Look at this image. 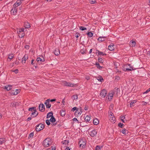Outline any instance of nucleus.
<instances>
[{
    "instance_id": "79ce46f5",
    "label": "nucleus",
    "mask_w": 150,
    "mask_h": 150,
    "mask_svg": "<svg viewBox=\"0 0 150 150\" xmlns=\"http://www.w3.org/2000/svg\"><path fill=\"white\" fill-rule=\"evenodd\" d=\"M13 57V56L12 54H9L8 56V58L11 60Z\"/></svg>"
},
{
    "instance_id": "c9c22d12",
    "label": "nucleus",
    "mask_w": 150,
    "mask_h": 150,
    "mask_svg": "<svg viewBox=\"0 0 150 150\" xmlns=\"http://www.w3.org/2000/svg\"><path fill=\"white\" fill-rule=\"evenodd\" d=\"M17 103L15 102H13L11 103L10 105L11 107H14L17 105Z\"/></svg>"
},
{
    "instance_id": "39448f33",
    "label": "nucleus",
    "mask_w": 150,
    "mask_h": 150,
    "mask_svg": "<svg viewBox=\"0 0 150 150\" xmlns=\"http://www.w3.org/2000/svg\"><path fill=\"white\" fill-rule=\"evenodd\" d=\"M107 93V91L106 90L104 89H103L100 91V96L101 97L104 98L106 96Z\"/></svg>"
},
{
    "instance_id": "a19ab883",
    "label": "nucleus",
    "mask_w": 150,
    "mask_h": 150,
    "mask_svg": "<svg viewBox=\"0 0 150 150\" xmlns=\"http://www.w3.org/2000/svg\"><path fill=\"white\" fill-rule=\"evenodd\" d=\"M98 61L100 63H103V59L101 58H99L98 59Z\"/></svg>"
},
{
    "instance_id": "c85d7f7f",
    "label": "nucleus",
    "mask_w": 150,
    "mask_h": 150,
    "mask_svg": "<svg viewBox=\"0 0 150 150\" xmlns=\"http://www.w3.org/2000/svg\"><path fill=\"white\" fill-rule=\"evenodd\" d=\"M60 114L61 116L62 117L64 116L66 114V112L64 110H62L60 111Z\"/></svg>"
},
{
    "instance_id": "4468645a",
    "label": "nucleus",
    "mask_w": 150,
    "mask_h": 150,
    "mask_svg": "<svg viewBox=\"0 0 150 150\" xmlns=\"http://www.w3.org/2000/svg\"><path fill=\"white\" fill-rule=\"evenodd\" d=\"M4 88L7 91H9L12 88V86L11 85H8L7 86H4Z\"/></svg>"
},
{
    "instance_id": "9d476101",
    "label": "nucleus",
    "mask_w": 150,
    "mask_h": 150,
    "mask_svg": "<svg viewBox=\"0 0 150 150\" xmlns=\"http://www.w3.org/2000/svg\"><path fill=\"white\" fill-rule=\"evenodd\" d=\"M97 131L96 130L93 129L90 133V134L91 137H94L97 134Z\"/></svg>"
},
{
    "instance_id": "ddd939ff",
    "label": "nucleus",
    "mask_w": 150,
    "mask_h": 150,
    "mask_svg": "<svg viewBox=\"0 0 150 150\" xmlns=\"http://www.w3.org/2000/svg\"><path fill=\"white\" fill-rule=\"evenodd\" d=\"M28 56L27 54H25L23 57L22 58V63H25V61L27 59H28Z\"/></svg>"
},
{
    "instance_id": "2f4dec72",
    "label": "nucleus",
    "mask_w": 150,
    "mask_h": 150,
    "mask_svg": "<svg viewBox=\"0 0 150 150\" xmlns=\"http://www.w3.org/2000/svg\"><path fill=\"white\" fill-rule=\"evenodd\" d=\"M121 132L123 134H126L127 133L128 131L127 130H126L125 129H124L122 130Z\"/></svg>"
},
{
    "instance_id": "338daca9",
    "label": "nucleus",
    "mask_w": 150,
    "mask_h": 150,
    "mask_svg": "<svg viewBox=\"0 0 150 150\" xmlns=\"http://www.w3.org/2000/svg\"><path fill=\"white\" fill-rule=\"evenodd\" d=\"M88 107L87 106H85L84 108V109L85 110H88Z\"/></svg>"
},
{
    "instance_id": "864d4df0",
    "label": "nucleus",
    "mask_w": 150,
    "mask_h": 150,
    "mask_svg": "<svg viewBox=\"0 0 150 150\" xmlns=\"http://www.w3.org/2000/svg\"><path fill=\"white\" fill-rule=\"evenodd\" d=\"M52 149L50 150H56V147L55 146H53L51 147Z\"/></svg>"
},
{
    "instance_id": "393cba45",
    "label": "nucleus",
    "mask_w": 150,
    "mask_h": 150,
    "mask_svg": "<svg viewBox=\"0 0 150 150\" xmlns=\"http://www.w3.org/2000/svg\"><path fill=\"white\" fill-rule=\"evenodd\" d=\"M91 119V117L90 116L87 115L86 117H85L84 120L86 122H89Z\"/></svg>"
},
{
    "instance_id": "6e6552de",
    "label": "nucleus",
    "mask_w": 150,
    "mask_h": 150,
    "mask_svg": "<svg viewBox=\"0 0 150 150\" xmlns=\"http://www.w3.org/2000/svg\"><path fill=\"white\" fill-rule=\"evenodd\" d=\"M24 1L25 0H17L13 5L14 7L16 8L20 6L22 2Z\"/></svg>"
},
{
    "instance_id": "ea45409f",
    "label": "nucleus",
    "mask_w": 150,
    "mask_h": 150,
    "mask_svg": "<svg viewBox=\"0 0 150 150\" xmlns=\"http://www.w3.org/2000/svg\"><path fill=\"white\" fill-rule=\"evenodd\" d=\"M34 136V133L33 132L31 133L29 135L28 138L29 139L32 138Z\"/></svg>"
},
{
    "instance_id": "4d7b16f0",
    "label": "nucleus",
    "mask_w": 150,
    "mask_h": 150,
    "mask_svg": "<svg viewBox=\"0 0 150 150\" xmlns=\"http://www.w3.org/2000/svg\"><path fill=\"white\" fill-rule=\"evenodd\" d=\"M142 103H143L142 105H145L147 104L146 102L144 101H142Z\"/></svg>"
},
{
    "instance_id": "09e8293b",
    "label": "nucleus",
    "mask_w": 150,
    "mask_h": 150,
    "mask_svg": "<svg viewBox=\"0 0 150 150\" xmlns=\"http://www.w3.org/2000/svg\"><path fill=\"white\" fill-rule=\"evenodd\" d=\"M50 121L48 120H46V123L48 125H49L50 124Z\"/></svg>"
},
{
    "instance_id": "0eeeda50",
    "label": "nucleus",
    "mask_w": 150,
    "mask_h": 150,
    "mask_svg": "<svg viewBox=\"0 0 150 150\" xmlns=\"http://www.w3.org/2000/svg\"><path fill=\"white\" fill-rule=\"evenodd\" d=\"M44 125L42 124H40L37 126L36 130L37 132H39L43 129Z\"/></svg>"
},
{
    "instance_id": "774afa93",
    "label": "nucleus",
    "mask_w": 150,
    "mask_h": 150,
    "mask_svg": "<svg viewBox=\"0 0 150 150\" xmlns=\"http://www.w3.org/2000/svg\"><path fill=\"white\" fill-rule=\"evenodd\" d=\"M65 150H70V149L68 147L66 148Z\"/></svg>"
},
{
    "instance_id": "7c9ffc66",
    "label": "nucleus",
    "mask_w": 150,
    "mask_h": 150,
    "mask_svg": "<svg viewBox=\"0 0 150 150\" xmlns=\"http://www.w3.org/2000/svg\"><path fill=\"white\" fill-rule=\"evenodd\" d=\"M36 107H32L29 108L28 109V110L30 111H31L32 112H34V111L35 110H36Z\"/></svg>"
},
{
    "instance_id": "423d86ee",
    "label": "nucleus",
    "mask_w": 150,
    "mask_h": 150,
    "mask_svg": "<svg viewBox=\"0 0 150 150\" xmlns=\"http://www.w3.org/2000/svg\"><path fill=\"white\" fill-rule=\"evenodd\" d=\"M62 84L64 86L72 87L74 86V84L70 82L66 81H64L62 82Z\"/></svg>"
},
{
    "instance_id": "f03ea898",
    "label": "nucleus",
    "mask_w": 150,
    "mask_h": 150,
    "mask_svg": "<svg viewBox=\"0 0 150 150\" xmlns=\"http://www.w3.org/2000/svg\"><path fill=\"white\" fill-rule=\"evenodd\" d=\"M24 30L23 28L17 29V33L19 34V36L20 38H22L25 36Z\"/></svg>"
},
{
    "instance_id": "4c0bfd02",
    "label": "nucleus",
    "mask_w": 150,
    "mask_h": 150,
    "mask_svg": "<svg viewBox=\"0 0 150 150\" xmlns=\"http://www.w3.org/2000/svg\"><path fill=\"white\" fill-rule=\"evenodd\" d=\"M87 34L90 37H92L93 35V33L91 32L88 33H87Z\"/></svg>"
},
{
    "instance_id": "412c9836",
    "label": "nucleus",
    "mask_w": 150,
    "mask_h": 150,
    "mask_svg": "<svg viewBox=\"0 0 150 150\" xmlns=\"http://www.w3.org/2000/svg\"><path fill=\"white\" fill-rule=\"evenodd\" d=\"M99 121L98 119L96 118H94L93 120V123L94 125H97L99 123Z\"/></svg>"
},
{
    "instance_id": "052dcab7",
    "label": "nucleus",
    "mask_w": 150,
    "mask_h": 150,
    "mask_svg": "<svg viewBox=\"0 0 150 150\" xmlns=\"http://www.w3.org/2000/svg\"><path fill=\"white\" fill-rule=\"evenodd\" d=\"M65 102V99L64 98L62 100V103L64 105V103Z\"/></svg>"
},
{
    "instance_id": "f3484780",
    "label": "nucleus",
    "mask_w": 150,
    "mask_h": 150,
    "mask_svg": "<svg viewBox=\"0 0 150 150\" xmlns=\"http://www.w3.org/2000/svg\"><path fill=\"white\" fill-rule=\"evenodd\" d=\"M38 115V113L36 110H35L33 112H32L31 114V116L32 117H36Z\"/></svg>"
},
{
    "instance_id": "603ef678",
    "label": "nucleus",
    "mask_w": 150,
    "mask_h": 150,
    "mask_svg": "<svg viewBox=\"0 0 150 150\" xmlns=\"http://www.w3.org/2000/svg\"><path fill=\"white\" fill-rule=\"evenodd\" d=\"M73 120L74 121H75V122H77L78 123H79L78 120H77V119L76 118H73Z\"/></svg>"
},
{
    "instance_id": "aec40b11",
    "label": "nucleus",
    "mask_w": 150,
    "mask_h": 150,
    "mask_svg": "<svg viewBox=\"0 0 150 150\" xmlns=\"http://www.w3.org/2000/svg\"><path fill=\"white\" fill-rule=\"evenodd\" d=\"M114 45L112 43L108 46V49L110 51H113L114 49Z\"/></svg>"
},
{
    "instance_id": "473e14b6",
    "label": "nucleus",
    "mask_w": 150,
    "mask_h": 150,
    "mask_svg": "<svg viewBox=\"0 0 150 150\" xmlns=\"http://www.w3.org/2000/svg\"><path fill=\"white\" fill-rule=\"evenodd\" d=\"M5 139L4 138L0 139V144H2L5 142Z\"/></svg>"
},
{
    "instance_id": "bb28decb",
    "label": "nucleus",
    "mask_w": 150,
    "mask_h": 150,
    "mask_svg": "<svg viewBox=\"0 0 150 150\" xmlns=\"http://www.w3.org/2000/svg\"><path fill=\"white\" fill-rule=\"evenodd\" d=\"M53 117L52 113V112H49L47 115V118H48L50 117Z\"/></svg>"
},
{
    "instance_id": "0e129e2a",
    "label": "nucleus",
    "mask_w": 150,
    "mask_h": 150,
    "mask_svg": "<svg viewBox=\"0 0 150 150\" xmlns=\"http://www.w3.org/2000/svg\"><path fill=\"white\" fill-rule=\"evenodd\" d=\"M56 100V99H51L50 100V101L51 102H53V101H54Z\"/></svg>"
},
{
    "instance_id": "dca6fc26",
    "label": "nucleus",
    "mask_w": 150,
    "mask_h": 150,
    "mask_svg": "<svg viewBox=\"0 0 150 150\" xmlns=\"http://www.w3.org/2000/svg\"><path fill=\"white\" fill-rule=\"evenodd\" d=\"M107 38L106 37H100L98 38V40L100 42L103 41Z\"/></svg>"
},
{
    "instance_id": "a18cd8bd",
    "label": "nucleus",
    "mask_w": 150,
    "mask_h": 150,
    "mask_svg": "<svg viewBox=\"0 0 150 150\" xmlns=\"http://www.w3.org/2000/svg\"><path fill=\"white\" fill-rule=\"evenodd\" d=\"M74 99L75 100H77L78 98V97L77 95H74L73 96Z\"/></svg>"
},
{
    "instance_id": "a878e982",
    "label": "nucleus",
    "mask_w": 150,
    "mask_h": 150,
    "mask_svg": "<svg viewBox=\"0 0 150 150\" xmlns=\"http://www.w3.org/2000/svg\"><path fill=\"white\" fill-rule=\"evenodd\" d=\"M20 89H16L14 92L12 93V94L14 95H16L18 93H20Z\"/></svg>"
},
{
    "instance_id": "e433bc0d",
    "label": "nucleus",
    "mask_w": 150,
    "mask_h": 150,
    "mask_svg": "<svg viewBox=\"0 0 150 150\" xmlns=\"http://www.w3.org/2000/svg\"><path fill=\"white\" fill-rule=\"evenodd\" d=\"M97 79L99 81L102 82L103 81V79L101 77H98Z\"/></svg>"
},
{
    "instance_id": "1a4fd4ad",
    "label": "nucleus",
    "mask_w": 150,
    "mask_h": 150,
    "mask_svg": "<svg viewBox=\"0 0 150 150\" xmlns=\"http://www.w3.org/2000/svg\"><path fill=\"white\" fill-rule=\"evenodd\" d=\"M128 65L129 66V68H127L126 69H124V71H126L133 70L135 69L132 66H131L130 64H128Z\"/></svg>"
},
{
    "instance_id": "9b49d317",
    "label": "nucleus",
    "mask_w": 150,
    "mask_h": 150,
    "mask_svg": "<svg viewBox=\"0 0 150 150\" xmlns=\"http://www.w3.org/2000/svg\"><path fill=\"white\" fill-rule=\"evenodd\" d=\"M45 105L46 108H50L51 106V105L50 103L49 99H48L45 101Z\"/></svg>"
},
{
    "instance_id": "a211bd4d",
    "label": "nucleus",
    "mask_w": 150,
    "mask_h": 150,
    "mask_svg": "<svg viewBox=\"0 0 150 150\" xmlns=\"http://www.w3.org/2000/svg\"><path fill=\"white\" fill-rule=\"evenodd\" d=\"M17 11V9L16 8L14 7L11 11V13L13 15H16Z\"/></svg>"
},
{
    "instance_id": "49530a36",
    "label": "nucleus",
    "mask_w": 150,
    "mask_h": 150,
    "mask_svg": "<svg viewBox=\"0 0 150 150\" xmlns=\"http://www.w3.org/2000/svg\"><path fill=\"white\" fill-rule=\"evenodd\" d=\"M118 125L119 127L122 128L124 126V125L121 123H120L118 124Z\"/></svg>"
},
{
    "instance_id": "8fccbe9b",
    "label": "nucleus",
    "mask_w": 150,
    "mask_h": 150,
    "mask_svg": "<svg viewBox=\"0 0 150 150\" xmlns=\"http://www.w3.org/2000/svg\"><path fill=\"white\" fill-rule=\"evenodd\" d=\"M77 109V108L76 107H74L72 109H71V111H74L75 110H76Z\"/></svg>"
},
{
    "instance_id": "58836bf2",
    "label": "nucleus",
    "mask_w": 150,
    "mask_h": 150,
    "mask_svg": "<svg viewBox=\"0 0 150 150\" xmlns=\"http://www.w3.org/2000/svg\"><path fill=\"white\" fill-rule=\"evenodd\" d=\"M79 29L81 30H84L87 29L86 27H83L82 26H81L79 27Z\"/></svg>"
},
{
    "instance_id": "69168bd1",
    "label": "nucleus",
    "mask_w": 150,
    "mask_h": 150,
    "mask_svg": "<svg viewBox=\"0 0 150 150\" xmlns=\"http://www.w3.org/2000/svg\"><path fill=\"white\" fill-rule=\"evenodd\" d=\"M31 119H32V118L31 117H29L28 118L27 120L28 121H29Z\"/></svg>"
},
{
    "instance_id": "6ab92c4d",
    "label": "nucleus",
    "mask_w": 150,
    "mask_h": 150,
    "mask_svg": "<svg viewBox=\"0 0 150 150\" xmlns=\"http://www.w3.org/2000/svg\"><path fill=\"white\" fill-rule=\"evenodd\" d=\"M36 61L40 64H41L42 62L45 61V59L43 58L42 59L40 57H38L36 59Z\"/></svg>"
},
{
    "instance_id": "680f3d73",
    "label": "nucleus",
    "mask_w": 150,
    "mask_h": 150,
    "mask_svg": "<svg viewBox=\"0 0 150 150\" xmlns=\"http://www.w3.org/2000/svg\"><path fill=\"white\" fill-rule=\"evenodd\" d=\"M147 54L148 55H150V51H149L147 52Z\"/></svg>"
},
{
    "instance_id": "3c124183",
    "label": "nucleus",
    "mask_w": 150,
    "mask_h": 150,
    "mask_svg": "<svg viewBox=\"0 0 150 150\" xmlns=\"http://www.w3.org/2000/svg\"><path fill=\"white\" fill-rule=\"evenodd\" d=\"M149 91H150V90H149V89H148L145 92H144L143 93V94H146V93H148V92H149Z\"/></svg>"
},
{
    "instance_id": "2eb2a0df",
    "label": "nucleus",
    "mask_w": 150,
    "mask_h": 150,
    "mask_svg": "<svg viewBox=\"0 0 150 150\" xmlns=\"http://www.w3.org/2000/svg\"><path fill=\"white\" fill-rule=\"evenodd\" d=\"M113 96V93H109L108 96L106 97V98L108 99V100H110L112 99Z\"/></svg>"
},
{
    "instance_id": "13d9d810",
    "label": "nucleus",
    "mask_w": 150,
    "mask_h": 150,
    "mask_svg": "<svg viewBox=\"0 0 150 150\" xmlns=\"http://www.w3.org/2000/svg\"><path fill=\"white\" fill-rule=\"evenodd\" d=\"M34 60L33 59H32L31 61V64L33 65L35 64V63H34L33 62Z\"/></svg>"
},
{
    "instance_id": "5fc2aeb1",
    "label": "nucleus",
    "mask_w": 150,
    "mask_h": 150,
    "mask_svg": "<svg viewBox=\"0 0 150 150\" xmlns=\"http://www.w3.org/2000/svg\"><path fill=\"white\" fill-rule=\"evenodd\" d=\"M18 70L17 69L13 71V72H15L16 74H17L18 73Z\"/></svg>"
},
{
    "instance_id": "de8ad7c7",
    "label": "nucleus",
    "mask_w": 150,
    "mask_h": 150,
    "mask_svg": "<svg viewBox=\"0 0 150 150\" xmlns=\"http://www.w3.org/2000/svg\"><path fill=\"white\" fill-rule=\"evenodd\" d=\"M100 147L99 146H97L96 147L95 150H100Z\"/></svg>"
},
{
    "instance_id": "37998d69",
    "label": "nucleus",
    "mask_w": 150,
    "mask_h": 150,
    "mask_svg": "<svg viewBox=\"0 0 150 150\" xmlns=\"http://www.w3.org/2000/svg\"><path fill=\"white\" fill-rule=\"evenodd\" d=\"M89 2L91 4H94L96 2L95 0H89Z\"/></svg>"
},
{
    "instance_id": "72a5a7b5",
    "label": "nucleus",
    "mask_w": 150,
    "mask_h": 150,
    "mask_svg": "<svg viewBox=\"0 0 150 150\" xmlns=\"http://www.w3.org/2000/svg\"><path fill=\"white\" fill-rule=\"evenodd\" d=\"M50 121L52 122H54L55 121V119L53 116L52 117L50 120Z\"/></svg>"
},
{
    "instance_id": "6e6d98bb",
    "label": "nucleus",
    "mask_w": 150,
    "mask_h": 150,
    "mask_svg": "<svg viewBox=\"0 0 150 150\" xmlns=\"http://www.w3.org/2000/svg\"><path fill=\"white\" fill-rule=\"evenodd\" d=\"M79 33H77L76 34V35L75 36L76 38H78L79 37Z\"/></svg>"
},
{
    "instance_id": "cd10ccee",
    "label": "nucleus",
    "mask_w": 150,
    "mask_h": 150,
    "mask_svg": "<svg viewBox=\"0 0 150 150\" xmlns=\"http://www.w3.org/2000/svg\"><path fill=\"white\" fill-rule=\"evenodd\" d=\"M96 65L97 67L99 69H101L103 68V67L100 66V65L98 63H96Z\"/></svg>"
},
{
    "instance_id": "b1692460",
    "label": "nucleus",
    "mask_w": 150,
    "mask_h": 150,
    "mask_svg": "<svg viewBox=\"0 0 150 150\" xmlns=\"http://www.w3.org/2000/svg\"><path fill=\"white\" fill-rule=\"evenodd\" d=\"M136 45V42L133 41H131L129 42V45L130 46L133 47L135 46Z\"/></svg>"
},
{
    "instance_id": "bf43d9fd",
    "label": "nucleus",
    "mask_w": 150,
    "mask_h": 150,
    "mask_svg": "<svg viewBox=\"0 0 150 150\" xmlns=\"http://www.w3.org/2000/svg\"><path fill=\"white\" fill-rule=\"evenodd\" d=\"M77 110H79V111H81V113H82V108H79L77 109Z\"/></svg>"
},
{
    "instance_id": "4be33fe9",
    "label": "nucleus",
    "mask_w": 150,
    "mask_h": 150,
    "mask_svg": "<svg viewBox=\"0 0 150 150\" xmlns=\"http://www.w3.org/2000/svg\"><path fill=\"white\" fill-rule=\"evenodd\" d=\"M54 53L56 55H58L60 54L59 50L58 49H56L54 51Z\"/></svg>"
},
{
    "instance_id": "5701e85b",
    "label": "nucleus",
    "mask_w": 150,
    "mask_h": 150,
    "mask_svg": "<svg viewBox=\"0 0 150 150\" xmlns=\"http://www.w3.org/2000/svg\"><path fill=\"white\" fill-rule=\"evenodd\" d=\"M81 114V111H79V110H77L75 113V115L78 116H79Z\"/></svg>"
},
{
    "instance_id": "f704fd0d",
    "label": "nucleus",
    "mask_w": 150,
    "mask_h": 150,
    "mask_svg": "<svg viewBox=\"0 0 150 150\" xmlns=\"http://www.w3.org/2000/svg\"><path fill=\"white\" fill-rule=\"evenodd\" d=\"M25 27L26 28H29L30 27V26L29 23H25Z\"/></svg>"
},
{
    "instance_id": "c03bdc74",
    "label": "nucleus",
    "mask_w": 150,
    "mask_h": 150,
    "mask_svg": "<svg viewBox=\"0 0 150 150\" xmlns=\"http://www.w3.org/2000/svg\"><path fill=\"white\" fill-rule=\"evenodd\" d=\"M62 143L63 144H67L69 143L68 141V140H65L63 141L62 142Z\"/></svg>"
},
{
    "instance_id": "7ed1b4c3",
    "label": "nucleus",
    "mask_w": 150,
    "mask_h": 150,
    "mask_svg": "<svg viewBox=\"0 0 150 150\" xmlns=\"http://www.w3.org/2000/svg\"><path fill=\"white\" fill-rule=\"evenodd\" d=\"M109 117L110 120L113 123H115V118L112 113L110 112L109 115Z\"/></svg>"
},
{
    "instance_id": "e2e57ef3",
    "label": "nucleus",
    "mask_w": 150,
    "mask_h": 150,
    "mask_svg": "<svg viewBox=\"0 0 150 150\" xmlns=\"http://www.w3.org/2000/svg\"><path fill=\"white\" fill-rule=\"evenodd\" d=\"M98 54H99L100 55H102V54H103V52H99Z\"/></svg>"
},
{
    "instance_id": "f8f14e48",
    "label": "nucleus",
    "mask_w": 150,
    "mask_h": 150,
    "mask_svg": "<svg viewBox=\"0 0 150 150\" xmlns=\"http://www.w3.org/2000/svg\"><path fill=\"white\" fill-rule=\"evenodd\" d=\"M39 108L41 112L44 111L45 110V107L43 104H40L39 106Z\"/></svg>"
},
{
    "instance_id": "20e7f679",
    "label": "nucleus",
    "mask_w": 150,
    "mask_h": 150,
    "mask_svg": "<svg viewBox=\"0 0 150 150\" xmlns=\"http://www.w3.org/2000/svg\"><path fill=\"white\" fill-rule=\"evenodd\" d=\"M86 144V141L84 139H81L80 140L79 142V146L80 147L83 148L85 147Z\"/></svg>"
},
{
    "instance_id": "f257e3e1",
    "label": "nucleus",
    "mask_w": 150,
    "mask_h": 150,
    "mask_svg": "<svg viewBox=\"0 0 150 150\" xmlns=\"http://www.w3.org/2000/svg\"><path fill=\"white\" fill-rule=\"evenodd\" d=\"M52 141L51 139L47 138L43 141V144L44 146L48 147L52 145Z\"/></svg>"
},
{
    "instance_id": "c756f323",
    "label": "nucleus",
    "mask_w": 150,
    "mask_h": 150,
    "mask_svg": "<svg viewBox=\"0 0 150 150\" xmlns=\"http://www.w3.org/2000/svg\"><path fill=\"white\" fill-rule=\"evenodd\" d=\"M136 101L135 100H134L132 101L130 103V107H131L134 106V104L136 103Z\"/></svg>"
}]
</instances>
